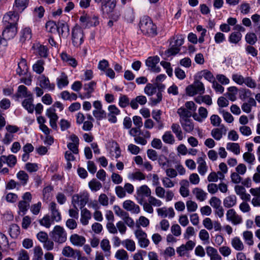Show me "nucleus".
Wrapping results in <instances>:
<instances>
[{
    "mask_svg": "<svg viewBox=\"0 0 260 260\" xmlns=\"http://www.w3.org/2000/svg\"><path fill=\"white\" fill-rule=\"evenodd\" d=\"M49 210L51 211L52 219L56 222L59 221L61 219V214L57 208V205L55 202L50 203Z\"/></svg>",
    "mask_w": 260,
    "mask_h": 260,
    "instance_id": "24",
    "label": "nucleus"
},
{
    "mask_svg": "<svg viewBox=\"0 0 260 260\" xmlns=\"http://www.w3.org/2000/svg\"><path fill=\"white\" fill-rule=\"evenodd\" d=\"M233 247L237 250H242L244 249V245L239 237H235L232 240Z\"/></svg>",
    "mask_w": 260,
    "mask_h": 260,
    "instance_id": "54",
    "label": "nucleus"
},
{
    "mask_svg": "<svg viewBox=\"0 0 260 260\" xmlns=\"http://www.w3.org/2000/svg\"><path fill=\"white\" fill-rule=\"evenodd\" d=\"M186 92L189 96H193L197 94H203L205 92L204 85L199 80L194 81L192 84L186 88Z\"/></svg>",
    "mask_w": 260,
    "mask_h": 260,
    "instance_id": "4",
    "label": "nucleus"
},
{
    "mask_svg": "<svg viewBox=\"0 0 260 260\" xmlns=\"http://www.w3.org/2000/svg\"><path fill=\"white\" fill-rule=\"evenodd\" d=\"M243 157L246 162L250 164H253L255 159L254 154L249 152H245Z\"/></svg>",
    "mask_w": 260,
    "mask_h": 260,
    "instance_id": "63",
    "label": "nucleus"
},
{
    "mask_svg": "<svg viewBox=\"0 0 260 260\" xmlns=\"http://www.w3.org/2000/svg\"><path fill=\"white\" fill-rule=\"evenodd\" d=\"M161 114V111L160 110H153L152 112V118L157 122L158 123V128L159 129H161L164 127V124L161 120L160 115Z\"/></svg>",
    "mask_w": 260,
    "mask_h": 260,
    "instance_id": "40",
    "label": "nucleus"
},
{
    "mask_svg": "<svg viewBox=\"0 0 260 260\" xmlns=\"http://www.w3.org/2000/svg\"><path fill=\"white\" fill-rule=\"evenodd\" d=\"M232 78L237 84L241 85L244 83L245 78L240 74H234L232 75Z\"/></svg>",
    "mask_w": 260,
    "mask_h": 260,
    "instance_id": "64",
    "label": "nucleus"
},
{
    "mask_svg": "<svg viewBox=\"0 0 260 260\" xmlns=\"http://www.w3.org/2000/svg\"><path fill=\"white\" fill-rule=\"evenodd\" d=\"M159 57L157 56L149 57L146 60V65L151 68H155L156 64L159 62Z\"/></svg>",
    "mask_w": 260,
    "mask_h": 260,
    "instance_id": "56",
    "label": "nucleus"
},
{
    "mask_svg": "<svg viewBox=\"0 0 260 260\" xmlns=\"http://www.w3.org/2000/svg\"><path fill=\"white\" fill-rule=\"evenodd\" d=\"M17 178L20 181V185L25 186L28 181L29 176L28 174L24 171H20L16 174Z\"/></svg>",
    "mask_w": 260,
    "mask_h": 260,
    "instance_id": "37",
    "label": "nucleus"
},
{
    "mask_svg": "<svg viewBox=\"0 0 260 260\" xmlns=\"http://www.w3.org/2000/svg\"><path fill=\"white\" fill-rule=\"evenodd\" d=\"M251 94V91L248 89L241 88L239 90V98L242 101H245L247 99L249 98Z\"/></svg>",
    "mask_w": 260,
    "mask_h": 260,
    "instance_id": "57",
    "label": "nucleus"
},
{
    "mask_svg": "<svg viewBox=\"0 0 260 260\" xmlns=\"http://www.w3.org/2000/svg\"><path fill=\"white\" fill-rule=\"evenodd\" d=\"M60 57L63 62L67 63L73 68H75L77 66V61L76 59L65 52L60 54Z\"/></svg>",
    "mask_w": 260,
    "mask_h": 260,
    "instance_id": "28",
    "label": "nucleus"
},
{
    "mask_svg": "<svg viewBox=\"0 0 260 260\" xmlns=\"http://www.w3.org/2000/svg\"><path fill=\"white\" fill-rule=\"evenodd\" d=\"M88 185L93 191H97L102 187V183L95 179H92L89 183Z\"/></svg>",
    "mask_w": 260,
    "mask_h": 260,
    "instance_id": "53",
    "label": "nucleus"
},
{
    "mask_svg": "<svg viewBox=\"0 0 260 260\" xmlns=\"http://www.w3.org/2000/svg\"><path fill=\"white\" fill-rule=\"evenodd\" d=\"M32 94L30 91H28L27 88L24 85H21L18 86L16 96L17 98H28L32 96Z\"/></svg>",
    "mask_w": 260,
    "mask_h": 260,
    "instance_id": "35",
    "label": "nucleus"
},
{
    "mask_svg": "<svg viewBox=\"0 0 260 260\" xmlns=\"http://www.w3.org/2000/svg\"><path fill=\"white\" fill-rule=\"evenodd\" d=\"M71 243L77 246H83L86 242L84 237L80 236L77 234L72 235L70 238Z\"/></svg>",
    "mask_w": 260,
    "mask_h": 260,
    "instance_id": "25",
    "label": "nucleus"
},
{
    "mask_svg": "<svg viewBox=\"0 0 260 260\" xmlns=\"http://www.w3.org/2000/svg\"><path fill=\"white\" fill-rule=\"evenodd\" d=\"M139 27L143 35L147 37L152 38L157 34L156 26L147 16H144L141 18Z\"/></svg>",
    "mask_w": 260,
    "mask_h": 260,
    "instance_id": "1",
    "label": "nucleus"
},
{
    "mask_svg": "<svg viewBox=\"0 0 260 260\" xmlns=\"http://www.w3.org/2000/svg\"><path fill=\"white\" fill-rule=\"evenodd\" d=\"M101 247L105 253L106 256H109L111 254V246L108 239H104L101 242Z\"/></svg>",
    "mask_w": 260,
    "mask_h": 260,
    "instance_id": "41",
    "label": "nucleus"
},
{
    "mask_svg": "<svg viewBox=\"0 0 260 260\" xmlns=\"http://www.w3.org/2000/svg\"><path fill=\"white\" fill-rule=\"evenodd\" d=\"M80 21L83 26L90 27L96 26L99 24V17L93 15L92 16L83 15L80 17Z\"/></svg>",
    "mask_w": 260,
    "mask_h": 260,
    "instance_id": "10",
    "label": "nucleus"
},
{
    "mask_svg": "<svg viewBox=\"0 0 260 260\" xmlns=\"http://www.w3.org/2000/svg\"><path fill=\"white\" fill-rule=\"evenodd\" d=\"M171 129L179 141H181L183 140V132L179 124L173 123L171 125Z\"/></svg>",
    "mask_w": 260,
    "mask_h": 260,
    "instance_id": "38",
    "label": "nucleus"
},
{
    "mask_svg": "<svg viewBox=\"0 0 260 260\" xmlns=\"http://www.w3.org/2000/svg\"><path fill=\"white\" fill-rule=\"evenodd\" d=\"M163 141L168 144L173 145L175 142V139L170 131L166 132L162 136Z\"/></svg>",
    "mask_w": 260,
    "mask_h": 260,
    "instance_id": "42",
    "label": "nucleus"
},
{
    "mask_svg": "<svg viewBox=\"0 0 260 260\" xmlns=\"http://www.w3.org/2000/svg\"><path fill=\"white\" fill-rule=\"evenodd\" d=\"M129 104V99L127 95L121 94L119 98V106L122 108H124L128 106Z\"/></svg>",
    "mask_w": 260,
    "mask_h": 260,
    "instance_id": "58",
    "label": "nucleus"
},
{
    "mask_svg": "<svg viewBox=\"0 0 260 260\" xmlns=\"http://www.w3.org/2000/svg\"><path fill=\"white\" fill-rule=\"evenodd\" d=\"M4 30L2 32L3 38L7 41L15 37L17 33V26H4Z\"/></svg>",
    "mask_w": 260,
    "mask_h": 260,
    "instance_id": "13",
    "label": "nucleus"
},
{
    "mask_svg": "<svg viewBox=\"0 0 260 260\" xmlns=\"http://www.w3.org/2000/svg\"><path fill=\"white\" fill-rule=\"evenodd\" d=\"M192 193L196 196V198L200 201H204L207 195V193L203 189L198 187L193 189Z\"/></svg>",
    "mask_w": 260,
    "mask_h": 260,
    "instance_id": "43",
    "label": "nucleus"
},
{
    "mask_svg": "<svg viewBox=\"0 0 260 260\" xmlns=\"http://www.w3.org/2000/svg\"><path fill=\"white\" fill-rule=\"evenodd\" d=\"M34 99L32 96L28 97L22 102L23 107L26 110L28 113H32L34 110V106L32 104Z\"/></svg>",
    "mask_w": 260,
    "mask_h": 260,
    "instance_id": "29",
    "label": "nucleus"
},
{
    "mask_svg": "<svg viewBox=\"0 0 260 260\" xmlns=\"http://www.w3.org/2000/svg\"><path fill=\"white\" fill-rule=\"evenodd\" d=\"M88 198L86 196H79L78 194H74L72 197V203L74 208H76L77 205L80 206V208L82 209L87 204Z\"/></svg>",
    "mask_w": 260,
    "mask_h": 260,
    "instance_id": "15",
    "label": "nucleus"
},
{
    "mask_svg": "<svg viewBox=\"0 0 260 260\" xmlns=\"http://www.w3.org/2000/svg\"><path fill=\"white\" fill-rule=\"evenodd\" d=\"M122 245L128 251L133 252L136 249L135 242L131 239H126L122 241Z\"/></svg>",
    "mask_w": 260,
    "mask_h": 260,
    "instance_id": "48",
    "label": "nucleus"
},
{
    "mask_svg": "<svg viewBox=\"0 0 260 260\" xmlns=\"http://www.w3.org/2000/svg\"><path fill=\"white\" fill-rule=\"evenodd\" d=\"M16 11H10L4 16L2 21L4 26H17L19 16Z\"/></svg>",
    "mask_w": 260,
    "mask_h": 260,
    "instance_id": "6",
    "label": "nucleus"
},
{
    "mask_svg": "<svg viewBox=\"0 0 260 260\" xmlns=\"http://www.w3.org/2000/svg\"><path fill=\"white\" fill-rule=\"evenodd\" d=\"M31 30L29 27H25L20 31V41L24 43L31 38Z\"/></svg>",
    "mask_w": 260,
    "mask_h": 260,
    "instance_id": "36",
    "label": "nucleus"
},
{
    "mask_svg": "<svg viewBox=\"0 0 260 260\" xmlns=\"http://www.w3.org/2000/svg\"><path fill=\"white\" fill-rule=\"evenodd\" d=\"M96 86V82L94 81H92L84 85V89L86 92L83 95H80V97L82 99H89L91 96V93L94 92V89Z\"/></svg>",
    "mask_w": 260,
    "mask_h": 260,
    "instance_id": "20",
    "label": "nucleus"
},
{
    "mask_svg": "<svg viewBox=\"0 0 260 260\" xmlns=\"http://www.w3.org/2000/svg\"><path fill=\"white\" fill-rule=\"evenodd\" d=\"M151 137V133L148 131L144 132L140 131L139 135L134 138L135 142L138 144L145 145L147 143V139H149Z\"/></svg>",
    "mask_w": 260,
    "mask_h": 260,
    "instance_id": "19",
    "label": "nucleus"
},
{
    "mask_svg": "<svg viewBox=\"0 0 260 260\" xmlns=\"http://www.w3.org/2000/svg\"><path fill=\"white\" fill-rule=\"evenodd\" d=\"M22 200L20 201L18 207L20 212L25 214L30 207L32 195L29 192H25L22 196Z\"/></svg>",
    "mask_w": 260,
    "mask_h": 260,
    "instance_id": "9",
    "label": "nucleus"
},
{
    "mask_svg": "<svg viewBox=\"0 0 260 260\" xmlns=\"http://www.w3.org/2000/svg\"><path fill=\"white\" fill-rule=\"evenodd\" d=\"M226 128L223 125H221L219 128L213 129L211 135L216 140L218 141L222 138L223 135L226 134Z\"/></svg>",
    "mask_w": 260,
    "mask_h": 260,
    "instance_id": "22",
    "label": "nucleus"
},
{
    "mask_svg": "<svg viewBox=\"0 0 260 260\" xmlns=\"http://www.w3.org/2000/svg\"><path fill=\"white\" fill-rule=\"evenodd\" d=\"M28 0H15L14 9L15 11H23L27 6Z\"/></svg>",
    "mask_w": 260,
    "mask_h": 260,
    "instance_id": "50",
    "label": "nucleus"
},
{
    "mask_svg": "<svg viewBox=\"0 0 260 260\" xmlns=\"http://www.w3.org/2000/svg\"><path fill=\"white\" fill-rule=\"evenodd\" d=\"M226 219L231 221L234 225L240 224L242 222V218L241 216L237 214L236 212L233 209L228 210L226 214Z\"/></svg>",
    "mask_w": 260,
    "mask_h": 260,
    "instance_id": "14",
    "label": "nucleus"
},
{
    "mask_svg": "<svg viewBox=\"0 0 260 260\" xmlns=\"http://www.w3.org/2000/svg\"><path fill=\"white\" fill-rule=\"evenodd\" d=\"M228 92L225 95L232 101H235L236 100V95L238 93V88L236 86H231L228 88Z\"/></svg>",
    "mask_w": 260,
    "mask_h": 260,
    "instance_id": "47",
    "label": "nucleus"
},
{
    "mask_svg": "<svg viewBox=\"0 0 260 260\" xmlns=\"http://www.w3.org/2000/svg\"><path fill=\"white\" fill-rule=\"evenodd\" d=\"M223 203L225 208L233 207L237 204V197L234 194L229 196L223 200Z\"/></svg>",
    "mask_w": 260,
    "mask_h": 260,
    "instance_id": "33",
    "label": "nucleus"
},
{
    "mask_svg": "<svg viewBox=\"0 0 260 260\" xmlns=\"http://www.w3.org/2000/svg\"><path fill=\"white\" fill-rule=\"evenodd\" d=\"M40 224L46 228H49L53 223V220L48 214L45 215L42 219L39 220Z\"/></svg>",
    "mask_w": 260,
    "mask_h": 260,
    "instance_id": "46",
    "label": "nucleus"
},
{
    "mask_svg": "<svg viewBox=\"0 0 260 260\" xmlns=\"http://www.w3.org/2000/svg\"><path fill=\"white\" fill-rule=\"evenodd\" d=\"M28 68L27 66L26 59L21 58L20 61L18 63V67L16 69V73L19 76L26 75L28 72Z\"/></svg>",
    "mask_w": 260,
    "mask_h": 260,
    "instance_id": "21",
    "label": "nucleus"
},
{
    "mask_svg": "<svg viewBox=\"0 0 260 260\" xmlns=\"http://www.w3.org/2000/svg\"><path fill=\"white\" fill-rule=\"evenodd\" d=\"M91 218L90 212L84 208L81 209L80 222L83 225H86L88 224L89 220Z\"/></svg>",
    "mask_w": 260,
    "mask_h": 260,
    "instance_id": "30",
    "label": "nucleus"
},
{
    "mask_svg": "<svg viewBox=\"0 0 260 260\" xmlns=\"http://www.w3.org/2000/svg\"><path fill=\"white\" fill-rule=\"evenodd\" d=\"M245 40L250 45H254L257 41V37L253 32L247 33L245 36Z\"/></svg>",
    "mask_w": 260,
    "mask_h": 260,
    "instance_id": "61",
    "label": "nucleus"
},
{
    "mask_svg": "<svg viewBox=\"0 0 260 260\" xmlns=\"http://www.w3.org/2000/svg\"><path fill=\"white\" fill-rule=\"evenodd\" d=\"M242 36L240 32H233L229 36V41L231 43L236 44L241 41Z\"/></svg>",
    "mask_w": 260,
    "mask_h": 260,
    "instance_id": "49",
    "label": "nucleus"
},
{
    "mask_svg": "<svg viewBox=\"0 0 260 260\" xmlns=\"http://www.w3.org/2000/svg\"><path fill=\"white\" fill-rule=\"evenodd\" d=\"M243 239L245 242L248 245L251 246L254 244L253 240V234L251 231H245L243 233Z\"/></svg>",
    "mask_w": 260,
    "mask_h": 260,
    "instance_id": "52",
    "label": "nucleus"
},
{
    "mask_svg": "<svg viewBox=\"0 0 260 260\" xmlns=\"http://www.w3.org/2000/svg\"><path fill=\"white\" fill-rule=\"evenodd\" d=\"M80 250H75L69 246H67L63 247L62 250V254L67 257H72L75 258L78 254H79Z\"/></svg>",
    "mask_w": 260,
    "mask_h": 260,
    "instance_id": "26",
    "label": "nucleus"
},
{
    "mask_svg": "<svg viewBox=\"0 0 260 260\" xmlns=\"http://www.w3.org/2000/svg\"><path fill=\"white\" fill-rule=\"evenodd\" d=\"M116 5V0H104L101 2V11L103 14L109 15L113 12Z\"/></svg>",
    "mask_w": 260,
    "mask_h": 260,
    "instance_id": "12",
    "label": "nucleus"
},
{
    "mask_svg": "<svg viewBox=\"0 0 260 260\" xmlns=\"http://www.w3.org/2000/svg\"><path fill=\"white\" fill-rule=\"evenodd\" d=\"M45 62L42 59L38 60L32 66V70L38 74L42 73L44 70Z\"/></svg>",
    "mask_w": 260,
    "mask_h": 260,
    "instance_id": "44",
    "label": "nucleus"
},
{
    "mask_svg": "<svg viewBox=\"0 0 260 260\" xmlns=\"http://www.w3.org/2000/svg\"><path fill=\"white\" fill-rule=\"evenodd\" d=\"M39 85L44 89L48 90H54L55 89V84L53 83H51L49 78L46 77L44 75H42L39 78Z\"/></svg>",
    "mask_w": 260,
    "mask_h": 260,
    "instance_id": "16",
    "label": "nucleus"
},
{
    "mask_svg": "<svg viewBox=\"0 0 260 260\" xmlns=\"http://www.w3.org/2000/svg\"><path fill=\"white\" fill-rule=\"evenodd\" d=\"M197 163L198 164V170L200 175L203 176L207 171L208 167L204 158L202 157H200L197 159Z\"/></svg>",
    "mask_w": 260,
    "mask_h": 260,
    "instance_id": "34",
    "label": "nucleus"
},
{
    "mask_svg": "<svg viewBox=\"0 0 260 260\" xmlns=\"http://www.w3.org/2000/svg\"><path fill=\"white\" fill-rule=\"evenodd\" d=\"M226 149L236 155H238L240 153V147L238 143H228L226 144Z\"/></svg>",
    "mask_w": 260,
    "mask_h": 260,
    "instance_id": "51",
    "label": "nucleus"
},
{
    "mask_svg": "<svg viewBox=\"0 0 260 260\" xmlns=\"http://www.w3.org/2000/svg\"><path fill=\"white\" fill-rule=\"evenodd\" d=\"M151 189L146 185H143L137 188L136 198L138 203H142L145 201V198H149L151 197Z\"/></svg>",
    "mask_w": 260,
    "mask_h": 260,
    "instance_id": "8",
    "label": "nucleus"
},
{
    "mask_svg": "<svg viewBox=\"0 0 260 260\" xmlns=\"http://www.w3.org/2000/svg\"><path fill=\"white\" fill-rule=\"evenodd\" d=\"M123 207L127 211L133 213H138L140 211L139 206L131 200H126L123 203Z\"/></svg>",
    "mask_w": 260,
    "mask_h": 260,
    "instance_id": "23",
    "label": "nucleus"
},
{
    "mask_svg": "<svg viewBox=\"0 0 260 260\" xmlns=\"http://www.w3.org/2000/svg\"><path fill=\"white\" fill-rule=\"evenodd\" d=\"M157 88H158V92L156 93L157 98L155 99L151 98L150 99V105L151 106H154L159 104L162 99V91L164 90L166 86L163 84L155 83Z\"/></svg>",
    "mask_w": 260,
    "mask_h": 260,
    "instance_id": "17",
    "label": "nucleus"
},
{
    "mask_svg": "<svg viewBox=\"0 0 260 260\" xmlns=\"http://www.w3.org/2000/svg\"><path fill=\"white\" fill-rule=\"evenodd\" d=\"M72 41L75 47H79L84 42L83 29L78 26H75L72 32Z\"/></svg>",
    "mask_w": 260,
    "mask_h": 260,
    "instance_id": "5",
    "label": "nucleus"
},
{
    "mask_svg": "<svg viewBox=\"0 0 260 260\" xmlns=\"http://www.w3.org/2000/svg\"><path fill=\"white\" fill-rule=\"evenodd\" d=\"M50 236L56 243L62 244L67 239V234L64 229L60 225H56L50 233Z\"/></svg>",
    "mask_w": 260,
    "mask_h": 260,
    "instance_id": "3",
    "label": "nucleus"
},
{
    "mask_svg": "<svg viewBox=\"0 0 260 260\" xmlns=\"http://www.w3.org/2000/svg\"><path fill=\"white\" fill-rule=\"evenodd\" d=\"M57 30L59 35L62 37H66L69 35L70 28L66 21L59 20L57 24Z\"/></svg>",
    "mask_w": 260,
    "mask_h": 260,
    "instance_id": "18",
    "label": "nucleus"
},
{
    "mask_svg": "<svg viewBox=\"0 0 260 260\" xmlns=\"http://www.w3.org/2000/svg\"><path fill=\"white\" fill-rule=\"evenodd\" d=\"M128 178L133 180L141 181L145 179V175L140 171H137L133 173H129Z\"/></svg>",
    "mask_w": 260,
    "mask_h": 260,
    "instance_id": "55",
    "label": "nucleus"
},
{
    "mask_svg": "<svg viewBox=\"0 0 260 260\" xmlns=\"http://www.w3.org/2000/svg\"><path fill=\"white\" fill-rule=\"evenodd\" d=\"M157 86L156 84L147 83L144 88V93L148 96H152L156 92Z\"/></svg>",
    "mask_w": 260,
    "mask_h": 260,
    "instance_id": "45",
    "label": "nucleus"
},
{
    "mask_svg": "<svg viewBox=\"0 0 260 260\" xmlns=\"http://www.w3.org/2000/svg\"><path fill=\"white\" fill-rule=\"evenodd\" d=\"M7 165L10 168H13L17 163V158L16 156L13 154L7 156Z\"/></svg>",
    "mask_w": 260,
    "mask_h": 260,
    "instance_id": "62",
    "label": "nucleus"
},
{
    "mask_svg": "<svg viewBox=\"0 0 260 260\" xmlns=\"http://www.w3.org/2000/svg\"><path fill=\"white\" fill-rule=\"evenodd\" d=\"M184 43V38L182 35H177L170 39V47L165 51L164 54L166 57L174 56L180 51V46Z\"/></svg>",
    "mask_w": 260,
    "mask_h": 260,
    "instance_id": "2",
    "label": "nucleus"
},
{
    "mask_svg": "<svg viewBox=\"0 0 260 260\" xmlns=\"http://www.w3.org/2000/svg\"><path fill=\"white\" fill-rule=\"evenodd\" d=\"M139 246L141 248H146L149 244V240L147 239V234L141 229H138L135 232Z\"/></svg>",
    "mask_w": 260,
    "mask_h": 260,
    "instance_id": "11",
    "label": "nucleus"
},
{
    "mask_svg": "<svg viewBox=\"0 0 260 260\" xmlns=\"http://www.w3.org/2000/svg\"><path fill=\"white\" fill-rule=\"evenodd\" d=\"M115 257L119 260H128V259L127 252L123 249L118 250L115 253Z\"/></svg>",
    "mask_w": 260,
    "mask_h": 260,
    "instance_id": "59",
    "label": "nucleus"
},
{
    "mask_svg": "<svg viewBox=\"0 0 260 260\" xmlns=\"http://www.w3.org/2000/svg\"><path fill=\"white\" fill-rule=\"evenodd\" d=\"M180 122L183 130L186 133H190L193 130L194 124L190 119L180 120Z\"/></svg>",
    "mask_w": 260,
    "mask_h": 260,
    "instance_id": "32",
    "label": "nucleus"
},
{
    "mask_svg": "<svg viewBox=\"0 0 260 260\" xmlns=\"http://www.w3.org/2000/svg\"><path fill=\"white\" fill-rule=\"evenodd\" d=\"M158 162L161 168L164 170L169 167V160L164 155H161L158 158Z\"/></svg>",
    "mask_w": 260,
    "mask_h": 260,
    "instance_id": "60",
    "label": "nucleus"
},
{
    "mask_svg": "<svg viewBox=\"0 0 260 260\" xmlns=\"http://www.w3.org/2000/svg\"><path fill=\"white\" fill-rule=\"evenodd\" d=\"M207 255L210 260H222L221 256L219 254L217 250L211 246H207L206 248Z\"/></svg>",
    "mask_w": 260,
    "mask_h": 260,
    "instance_id": "27",
    "label": "nucleus"
},
{
    "mask_svg": "<svg viewBox=\"0 0 260 260\" xmlns=\"http://www.w3.org/2000/svg\"><path fill=\"white\" fill-rule=\"evenodd\" d=\"M177 113L180 117L179 121L190 119L192 116V112L183 107L178 109Z\"/></svg>",
    "mask_w": 260,
    "mask_h": 260,
    "instance_id": "31",
    "label": "nucleus"
},
{
    "mask_svg": "<svg viewBox=\"0 0 260 260\" xmlns=\"http://www.w3.org/2000/svg\"><path fill=\"white\" fill-rule=\"evenodd\" d=\"M57 85L58 88L62 89L69 84L68 76L64 73H62L60 76L57 78Z\"/></svg>",
    "mask_w": 260,
    "mask_h": 260,
    "instance_id": "39",
    "label": "nucleus"
},
{
    "mask_svg": "<svg viewBox=\"0 0 260 260\" xmlns=\"http://www.w3.org/2000/svg\"><path fill=\"white\" fill-rule=\"evenodd\" d=\"M94 109L92 111V114L96 120H102L107 118V113L103 109V105L101 101H95L93 103Z\"/></svg>",
    "mask_w": 260,
    "mask_h": 260,
    "instance_id": "7",
    "label": "nucleus"
}]
</instances>
